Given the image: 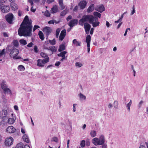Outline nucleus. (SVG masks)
<instances>
[{"instance_id":"ea45409f","label":"nucleus","mask_w":148,"mask_h":148,"mask_svg":"<svg viewBox=\"0 0 148 148\" xmlns=\"http://www.w3.org/2000/svg\"><path fill=\"white\" fill-rule=\"evenodd\" d=\"M5 49H3L1 51H0V57L5 54ZM2 60V59H0V61H1Z\"/></svg>"},{"instance_id":"e433bc0d","label":"nucleus","mask_w":148,"mask_h":148,"mask_svg":"<svg viewBox=\"0 0 148 148\" xmlns=\"http://www.w3.org/2000/svg\"><path fill=\"white\" fill-rule=\"evenodd\" d=\"M118 102L116 101H114V107L116 109H117L118 108Z\"/></svg>"},{"instance_id":"c9c22d12","label":"nucleus","mask_w":148,"mask_h":148,"mask_svg":"<svg viewBox=\"0 0 148 148\" xmlns=\"http://www.w3.org/2000/svg\"><path fill=\"white\" fill-rule=\"evenodd\" d=\"M48 41L51 45H53L56 44V40L55 39L52 40H49Z\"/></svg>"},{"instance_id":"dca6fc26","label":"nucleus","mask_w":148,"mask_h":148,"mask_svg":"<svg viewBox=\"0 0 148 148\" xmlns=\"http://www.w3.org/2000/svg\"><path fill=\"white\" fill-rule=\"evenodd\" d=\"M66 35V30L65 29L62 30L61 32L60 36L59 37V39L61 41H62L64 39Z\"/></svg>"},{"instance_id":"4c0bfd02","label":"nucleus","mask_w":148,"mask_h":148,"mask_svg":"<svg viewBox=\"0 0 148 148\" xmlns=\"http://www.w3.org/2000/svg\"><path fill=\"white\" fill-rule=\"evenodd\" d=\"M60 29L59 28L57 29L56 30V37L57 38H58V37L59 35L60 32Z\"/></svg>"},{"instance_id":"7ed1b4c3","label":"nucleus","mask_w":148,"mask_h":148,"mask_svg":"<svg viewBox=\"0 0 148 148\" xmlns=\"http://www.w3.org/2000/svg\"><path fill=\"white\" fill-rule=\"evenodd\" d=\"M6 49L8 51L10 52L9 55L10 57L14 59H17L21 58L20 57L17 56L19 52L18 50L14 48L13 46L8 45Z\"/></svg>"},{"instance_id":"473e14b6","label":"nucleus","mask_w":148,"mask_h":148,"mask_svg":"<svg viewBox=\"0 0 148 148\" xmlns=\"http://www.w3.org/2000/svg\"><path fill=\"white\" fill-rule=\"evenodd\" d=\"M67 52L66 51H63L61 52L59 54H58V56L59 57H63L65 56V54Z\"/></svg>"},{"instance_id":"f8f14e48","label":"nucleus","mask_w":148,"mask_h":148,"mask_svg":"<svg viewBox=\"0 0 148 148\" xmlns=\"http://www.w3.org/2000/svg\"><path fill=\"white\" fill-rule=\"evenodd\" d=\"M44 49L51 51L52 52H56L57 50V48L55 46H51L48 47L45 45L44 46Z\"/></svg>"},{"instance_id":"3c124183","label":"nucleus","mask_w":148,"mask_h":148,"mask_svg":"<svg viewBox=\"0 0 148 148\" xmlns=\"http://www.w3.org/2000/svg\"><path fill=\"white\" fill-rule=\"evenodd\" d=\"M40 27L38 25H35L33 29V32H34L37 29L39 28Z\"/></svg>"},{"instance_id":"49530a36","label":"nucleus","mask_w":148,"mask_h":148,"mask_svg":"<svg viewBox=\"0 0 148 148\" xmlns=\"http://www.w3.org/2000/svg\"><path fill=\"white\" fill-rule=\"evenodd\" d=\"M40 56L43 58H45L47 56V54L43 52H41L40 54Z\"/></svg>"},{"instance_id":"6e6552de","label":"nucleus","mask_w":148,"mask_h":148,"mask_svg":"<svg viewBox=\"0 0 148 148\" xmlns=\"http://www.w3.org/2000/svg\"><path fill=\"white\" fill-rule=\"evenodd\" d=\"M83 25H84V28L86 34H89L91 28V25L87 22H84Z\"/></svg>"},{"instance_id":"8fccbe9b","label":"nucleus","mask_w":148,"mask_h":148,"mask_svg":"<svg viewBox=\"0 0 148 148\" xmlns=\"http://www.w3.org/2000/svg\"><path fill=\"white\" fill-rule=\"evenodd\" d=\"M86 145L87 146H88L90 145L89 140L88 139H87L86 140Z\"/></svg>"},{"instance_id":"0e129e2a","label":"nucleus","mask_w":148,"mask_h":148,"mask_svg":"<svg viewBox=\"0 0 148 148\" xmlns=\"http://www.w3.org/2000/svg\"><path fill=\"white\" fill-rule=\"evenodd\" d=\"M29 2L30 3L31 6H33L34 5V3L33 0H28Z\"/></svg>"},{"instance_id":"7c9ffc66","label":"nucleus","mask_w":148,"mask_h":148,"mask_svg":"<svg viewBox=\"0 0 148 148\" xmlns=\"http://www.w3.org/2000/svg\"><path fill=\"white\" fill-rule=\"evenodd\" d=\"M23 144L22 143H18L16 146L15 148H24L23 146Z\"/></svg>"},{"instance_id":"79ce46f5","label":"nucleus","mask_w":148,"mask_h":148,"mask_svg":"<svg viewBox=\"0 0 148 148\" xmlns=\"http://www.w3.org/2000/svg\"><path fill=\"white\" fill-rule=\"evenodd\" d=\"M81 146L82 147H84L85 146V141L84 140H82L81 141L80 144Z\"/></svg>"},{"instance_id":"de8ad7c7","label":"nucleus","mask_w":148,"mask_h":148,"mask_svg":"<svg viewBox=\"0 0 148 148\" xmlns=\"http://www.w3.org/2000/svg\"><path fill=\"white\" fill-rule=\"evenodd\" d=\"M44 15L47 17H50V15L49 12L47 11L45 12Z\"/></svg>"},{"instance_id":"37998d69","label":"nucleus","mask_w":148,"mask_h":148,"mask_svg":"<svg viewBox=\"0 0 148 148\" xmlns=\"http://www.w3.org/2000/svg\"><path fill=\"white\" fill-rule=\"evenodd\" d=\"M13 44L14 46L17 47L18 45V42L17 40H14L13 41Z\"/></svg>"},{"instance_id":"338daca9","label":"nucleus","mask_w":148,"mask_h":148,"mask_svg":"<svg viewBox=\"0 0 148 148\" xmlns=\"http://www.w3.org/2000/svg\"><path fill=\"white\" fill-rule=\"evenodd\" d=\"M60 63L59 61L57 62L55 64V65L56 66H58L60 64Z\"/></svg>"},{"instance_id":"4d7b16f0","label":"nucleus","mask_w":148,"mask_h":148,"mask_svg":"<svg viewBox=\"0 0 148 148\" xmlns=\"http://www.w3.org/2000/svg\"><path fill=\"white\" fill-rule=\"evenodd\" d=\"M72 18V16L71 15L69 16L66 18V20L68 21L69 20L71 19Z\"/></svg>"},{"instance_id":"393cba45","label":"nucleus","mask_w":148,"mask_h":148,"mask_svg":"<svg viewBox=\"0 0 148 148\" xmlns=\"http://www.w3.org/2000/svg\"><path fill=\"white\" fill-rule=\"evenodd\" d=\"M69 9L66 8L65 10L61 12L60 15L61 16H64L69 11Z\"/></svg>"},{"instance_id":"20e7f679","label":"nucleus","mask_w":148,"mask_h":148,"mask_svg":"<svg viewBox=\"0 0 148 148\" xmlns=\"http://www.w3.org/2000/svg\"><path fill=\"white\" fill-rule=\"evenodd\" d=\"M105 139L103 135L100 136L99 138H95L92 140V143L95 146L102 145L105 143Z\"/></svg>"},{"instance_id":"f257e3e1","label":"nucleus","mask_w":148,"mask_h":148,"mask_svg":"<svg viewBox=\"0 0 148 148\" xmlns=\"http://www.w3.org/2000/svg\"><path fill=\"white\" fill-rule=\"evenodd\" d=\"M32 21L29 19L27 16H26L18 29V34L20 36L31 37L32 35Z\"/></svg>"},{"instance_id":"bf43d9fd","label":"nucleus","mask_w":148,"mask_h":148,"mask_svg":"<svg viewBox=\"0 0 148 148\" xmlns=\"http://www.w3.org/2000/svg\"><path fill=\"white\" fill-rule=\"evenodd\" d=\"M76 105V104H73V112H75L76 111L75 106Z\"/></svg>"},{"instance_id":"774afa93","label":"nucleus","mask_w":148,"mask_h":148,"mask_svg":"<svg viewBox=\"0 0 148 148\" xmlns=\"http://www.w3.org/2000/svg\"><path fill=\"white\" fill-rule=\"evenodd\" d=\"M78 7L77 6H75L74 9H73V11H76L78 10Z\"/></svg>"},{"instance_id":"aec40b11","label":"nucleus","mask_w":148,"mask_h":148,"mask_svg":"<svg viewBox=\"0 0 148 148\" xmlns=\"http://www.w3.org/2000/svg\"><path fill=\"white\" fill-rule=\"evenodd\" d=\"M58 10V6L56 5H54L51 9V11L52 13H56Z\"/></svg>"},{"instance_id":"6e6d98bb","label":"nucleus","mask_w":148,"mask_h":148,"mask_svg":"<svg viewBox=\"0 0 148 148\" xmlns=\"http://www.w3.org/2000/svg\"><path fill=\"white\" fill-rule=\"evenodd\" d=\"M139 148H145V147L143 143H141Z\"/></svg>"},{"instance_id":"c03bdc74","label":"nucleus","mask_w":148,"mask_h":148,"mask_svg":"<svg viewBox=\"0 0 148 148\" xmlns=\"http://www.w3.org/2000/svg\"><path fill=\"white\" fill-rule=\"evenodd\" d=\"M93 14L95 16H97L99 18H100L101 17V14L100 13L97 12H94L93 13Z\"/></svg>"},{"instance_id":"1a4fd4ad","label":"nucleus","mask_w":148,"mask_h":148,"mask_svg":"<svg viewBox=\"0 0 148 148\" xmlns=\"http://www.w3.org/2000/svg\"><path fill=\"white\" fill-rule=\"evenodd\" d=\"M43 31L44 33L46 34L47 36L46 38L47 39L48 36L51 32V29L49 27H46L43 28Z\"/></svg>"},{"instance_id":"a19ab883","label":"nucleus","mask_w":148,"mask_h":148,"mask_svg":"<svg viewBox=\"0 0 148 148\" xmlns=\"http://www.w3.org/2000/svg\"><path fill=\"white\" fill-rule=\"evenodd\" d=\"M18 69L20 71H23L25 70L24 66L22 65H20L18 66Z\"/></svg>"},{"instance_id":"4be33fe9","label":"nucleus","mask_w":148,"mask_h":148,"mask_svg":"<svg viewBox=\"0 0 148 148\" xmlns=\"http://www.w3.org/2000/svg\"><path fill=\"white\" fill-rule=\"evenodd\" d=\"M81 101H84L86 99V97L82 93L80 92L78 95Z\"/></svg>"},{"instance_id":"6ab92c4d","label":"nucleus","mask_w":148,"mask_h":148,"mask_svg":"<svg viewBox=\"0 0 148 148\" xmlns=\"http://www.w3.org/2000/svg\"><path fill=\"white\" fill-rule=\"evenodd\" d=\"M23 139L24 141L27 143H29V140L28 136L26 134H24L23 135Z\"/></svg>"},{"instance_id":"0eeeda50","label":"nucleus","mask_w":148,"mask_h":148,"mask_svg":"<svg viewBox=\"0 0 148 148\" xmlns=\"http://www.w3.org/2000/svg\"><path fill=\"white\" fill-rule=\"evenodd\" d=\"M14 139L11 137H9L6 139L5 140V144L6 146H9L13 143Z\"/></svg>"},{"instance_id":"603ef678","label":"nucleus","mask_w":148,"mask_h":148,"mask_svg":"<svg viewBox=\"0 0 148 148\" xmlns=\"http://www.w3.org/2000/svg\"><path fill=\"white\" fill-rule=\"evenodd\" d=\"M52 141L56 142H57L58 141V139L56 137H54L52 138Z\"/></svg>"},{"instance_id":"f704fd0d","label":"nucleus","mask_w":148,"mask_h":148,"mask_svg":"<svg viewBox=\"0 0 148 148\" xmlns=\"http://www.w3.org/2000/svg\"><path fill=\"white\" fill-rule=\"evenodd\" d=\"M132 103V101L131 100H130V102L126 105V106L127 107L128 110L129 112L130 111V107Z\"/></svg>"},{"instance_id":"a211bd4d","label":"nucleus","mask_w":148,"mask_h":148,"mask_svg":"<svg viewBox=\"0 0 148 148\" xmlns=\"http://www.w3.org/2000/svg\"><path fill=\"white\" fill-rule=\"evenodd\" d=\"M95 8V5L93 4H91L87 10V12L88 13L92 12Z\"/></svg>"},{"instance_id":"69168bd1","label":"nucleus","mask_w":148,"mask_h":148,"mask_svg":"<svg viewBox=\"0 0 148 148\" xmlns=\"http://www.w3.org/2000/svg\"><path fill=\"white\" fill-rule=\"evenodd\" d=\"M32 7L31 8V11L33 12H35V11H36V9H33V6H32Z\"/></svg>"},{"instance_id":"c85d7f7f","label":"nucleus","mask_w":148,"mask_h":148,"mask_svg":"<svg viewBox=\"0 0 148 148\" xmlns=\"http://www.w3.org/2000/svg\"><path fill=\"white\" fill-rule=\"evenodd\" d=\"M38 35L40 38L41 40H44L45 37L42 31H40L39 32Z\"/></svg>"},{"instance_id":"a18cd8bd","label":"nucleus","mask_w":148,"mask_h":148,"mask_svg":"<svg viewBox=\"0 0 148 148\" xmlns=\"http://www.w3.org/2000/svg\"><path fill=\"white\" fill-rule=\"evenodd\" d=\"M75 65L76 67H80L83 65L82 63H80L78 62H76L75 63Z\"/></svg>"},{"instance_id":"412c9836","label":"nucleus","mask_w":148,"mask_h":148,"mask_svg":"<svg viewBox=\"0 0 148 148\" xmlns=\"http://www.w3.org/2000/svg\"><path fill=\"white\" fill-rule=\"evenodd\" d=\"M73 43L76 47L80 46H81V42L77 41L76 39H74L73 40Z\"/></svg>"},{"instance_id":"864d4df0","label":"nucleus","mask_w":148,"mask_h":148,"mask_svg":"<svg viewBox=\"0 0 148 148\" xmlns=\"http://www.w3.org/2000/svg\"><path fill=\"white\" fill-rule=\"evenodd\" d=\"M34 51L35 52L37 53L38 52V47L36 46H35L34 48Z\"/></svg>"},{"instance_id":"4468645a","label":"nucleus","mask_w":148,"mask_h":148,"mask_svg":"<svg viewBox=\"0 0 148 148\" xmlns=\"http://www.w3.org/2000/svg\"><path fill=\"white\" fill-rule=\"evenodd\" d=\"M16 131V129L12 126L8 127L6 129L7 132L9 133H13Z\"/></svg>"},{"instance_id":"5701e85b","label":"nucleus","mask_w":148,"mask_h":148,"mask_svg":"<svg viewBox=\"0 0 148 148\" xmlns=\"http://www.w3.org/2000/svg\"><path fill=\"white\" fill-rule=\"evenodd\" d=\"M58 3L59 4V5L61 8V10L64 9L65 8V6L64 5L63 0H59Z\"/></svg>"},{"instance_id":"f03ea898","label":"nucleus","mask_w":148,"mask_h":148,"mask_svg":"<svg viewBox=\"0 0 148 148\" xmlns=\"http://www.w3.org/2000/svg\"><path fill=\"white\" fill-rule=\"evenodd\" d=\"M98 20L97 18L95 17L92 15H84L79 21V23L80 25L83 26L84 22H88L90 24H92L93 27H95L99 25L100 22Z\"/></svg>"},{"instance_id":"13d9d810","label":"nucleus","mask_w":148,"mask_h":148,"mask_svg":"<svg viewBox=\"0 0 148 148\" xmlns=\"http://www.w3.org/2000/svg\"><path fill=\"white\" fill-rule=\"evenodd\" d=\"M54 0H47V2L48 4H50L51 3L53 2Z\"/></svg>"},{"instance_id":"e2e57ef3","label":"nucleus","mask_w":148,"mask_h":148,"mask_svg":"<svg viewBox=\"0 0 148 148\" xmlns=\"http://www.w3.org/2000/svg\"><path fill=\"white\" fill-rule=\"evenodd\" d=\"M54 21L53 20H50L49 21L48 23L49 24H53L54 23Z\"/></svg>"},{"instance_id":"a878e982","label":"nucleus","mask_w":148,"mask_h":148,"mask_svg":"<svg viewBox=\"0 0 148 148\" xmlns=\"http://www.w3.org/2000/svg\"><path fill=\"white\" fill-rule=\"evenodd\" d=\"M7 118L8 120L7 121H5L6 123L7 122L10 124H12L14 123V119L11 118H8V117Z\"/></svg>"},{"instance_id":"58836bf2","label":"nucleus","mask_w":148,"mask_h":148,"mask_svg":"<svg viewBox=\"0 0 148 148\" xmlns=\"http://www.w3.org/2000/svg\"><path fill=\"white\" fill-rule=\"evenodd\" d=\"M49 57H47L46 58L43 59L42 60L43 64H45L49 62Z\"/></svg>"},{"instance_id":"052dcab7","label":"nucleus","mask_w":148,"mask_h":148,"mask_svg":"<svg viewBox=\"0 0 148 148\" xmlns=\"http://www.w3.org/2000/svg\"><path fill=\"white\" fill-rule=\"evenodd\" d=\"M102 148H107V145L106 144L104 143L101 145Z\"/></svg>"},{"instance_id":"09e8293b","label":"nucleus","mask_w":148,"mask_h":148,"mask_svg":"<svg viewBox=\"0 0 148 148\" xmlns=\"http://www.w3.org/2000/svg\"><path fill=\"white\" fill-rule=\"evenodd\" d=\"M143 103V101L142 100H141L140 101L138 104V108H141Z\"/></svg>"},{"instance_id":"f3484780","label":"nucleus","mask_w":148,"mask_h":148,"mask_svg":"<svg viewBox=\"0 0 148 148\" xmlns=\"http://www.w3.org/2000/svg\"><path fill=\"white\" fill-rule=\"evenodd\" d=\"M87 2L86 1L83 0L81 1L78 4L80 6L81 9H84L86 7Z\"/></svg>"},{"instance_id":"2eb2a0df","label":"nucleus","mask_w":148,"mask_h":148,"mask_svg":"<svg viewBox=\"0 0 148 148\" xmlns=\"http://www.w3.org/2000/svg\"><path fill=\"white\" fill-rule=\"evenodd\" d=\"M7 115L8 112L6 110H3L0 112V116L2 119L8 118Z\"/></svg>"},{"instance_id":"2f4dec72","label":"nucleus","mask_w":148,"mask_h":148,"mask_svg":"<svg viewBox=\"0 0 148 148\" xmlns=\"http://www.w3.org/2000/svg\"><path fill=\"white\" fill-rule=\"evenodd\" d=\"M90 134L92 137H94L96 136V132L95 130H92L90 131Z\"/></svg>"},{"instance_id":"b1692460","label":"nucleus","mask_w":148,"mask_h":148,"mask_svg":"<svg viewBox=\"0 0 148 148\" xmlns=\"http://www.w3.org/2000/svg\"><path fill=\"white\" fill-rule=\"evenodd\" d=\"M91 37L90 35H88L86 38V42L87 45H90V42L91 40Z\"/></svg>"},{"instance_id":"5fc2aeb1","label":"nucleus","mask_w":148,"mask_h":148,"mask_svg":"<svg viewBox=\"0 0 148 148\" xmlns=\"http://www.w3.org/2000/svg\"><path fill=\"white\" fill-rule=\"evenodd\" d=\"M33 45V44L32 42H31L29 44H28L27 45V47H31L32 46V45Z\"/></svg>"},{"instance_id":"39448f33","label":"nucleus","mask_w":148,"mask_h":148,"mask_svg":"<svg viewBox=\"0 0 148 148\" xmlns=\"http://www.w3.org/2000/svg\"><path fill=\"white\" fill-rule=\"evenodd\" d=\"M1 86L2 89L3 90L4 92L9 94H11L12 92L10 89L8 88L6 84L5 81H3L1 84Z\"/></svg>"},{"instance_id":"423d86ee","label":"nucleus","mask_w":148,"mask_h":148,"mask_svg":"<svg viewBox=\"0 0 148 148\" xmlns=\"http://www.w3.org/2000/svg\"><path fill=\"white\" fill-rule=\"evenodd\" d=\"M5 18L6 21L9 23H12L14 19V16L12 13H9L8 14L5 16Z\"/></svg>"},{"instance_id":"c756f323","label":"nucleus","mask_w":148,"mask_h":148,"mask_svg":"<svg viewBox=\"0 0 148 148\" xmlns=\"http://www.w3.org/2000/svg\"><path fill=\"white\" fill-rule=\"evenodd\" d=\"M65 46L64 45L62 44L60 45L58 49V51L61 52L65 49Z\"/></svg>"},{"instance_id":"72a5a7b5","label":"nucleus","mask_w":148,"mask_h":148,"mask_svg":"<svg viewBox=\"0 0 148 148\" xmlns=\"http://www.w3.org/2000/svg\"><path fill=\"white\" fill-rule=\"evenodd\" d=\"M19 42L22 45H25L27 44L26 41L23 39L20 40Z\"/></svg>"},{"instance_id":"680f3d73","label":"nucleus","mask_w":148,"mask_h":148,"mask_svg":"<svg viewBox=\"0 0 148 148\" xmlns=\"http://www.w3.org/2000/svg\"><path fill=\"white\" fill-rule=\"evenodd\" d=\"M127 13V12H124L121 16V17L119 18V19L122 21V19L123 17L124 16V15L126 13Z\"/></svg>"},{"instance_id":"ddd939ff","label":"nucleus","mask_w":148,"mask_h":148,"mask_svg":"<svg viewBox=\"0 0 148 148\" xmlns=\"http://www.w3.org/2000/svg\"><path fill=\"white\" fill-rule=\"evenodd\" d=\"M1 11L4 13H6L8 12L10 10V7L8 5H4L2 6L1 8Z\"/></svg>"},{"instance_id":"9b49d317","label":"nucleus","mask_w":148,"mask_h":148,"mask_svg":"<svg viewBox=\"0 0 148 148\" xmlns=\"http://www.w3.org/2000/svg\"><path fill=\"white\" fill-rule=\"evenodd\" d=\"M95 9L97 11L100 13H102L104 11L105 9L103 5L102 4H101L96 6Z\"/></svg>"},{"instance_id":"cd10ccee","label":"nucleus","mask_w":148,"mask_h":148,"mask_svg":"<svg viewBox=\"0 0 148 148\" xmlns=\"http://www.w3.org/2000/svg\"><path fill=\"white\" fill-rule=\"evenodd\" d=\"M11 6L12 10H16L18 9L17 5L15 3H11Z\"/></svg>"},{"instance_id":"9d476101","label":"nucleus","mask_w":148,"mask_h":148,"mask_svg":"<svg viewBox=\"0 0 148 148\" xmlns=\"http://www.w3.org/2000/svg\"><path fill=\"white\" fill-rule=\"evenodd\" d=\"M78 20L77 19H72L68 24V25L71 28H72L73 27L77 25L78 23Z\"/></svg>"},{"instance_id":"bb28decb","label":"nucleus","mask_w":148,"mask_h":148,"mask_svg":"<svg viewBox=\"0 0 148 148\" xmlns=\"http://www.w3.org/2000/svg\"><path fill=\"white\" fill-rule=\"evenodd\" d=\"M37 66H40L41 67H43L44 65L43 64V62H42V60L40 59H38L37 61Z\"/></svg>"}]
</instances>
